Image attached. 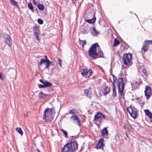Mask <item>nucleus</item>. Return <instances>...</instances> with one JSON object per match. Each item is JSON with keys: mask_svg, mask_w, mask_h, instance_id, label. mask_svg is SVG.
<instances>
[{"mask_svg": "<svg viewBox=\"0 0 152 152\" xmlns=\"http://www.w3.org/2000/svg\"><path fill=\"white\" fill-rule=\"evenodd\" d=\"M58 64H59V65H60V66L61 67H62L61 63H62V60L60 58H59L58 59Z\"/></svg>", "mask_w": 152, "mask_h": 152, "instance_id": "obj_38", "label": "nucleus"}, {"mask_svg": "<svg viewBox=\"0 0 152 152\" xmlns=\"http://www.w3.org/2000/svg\"><path fill=\"white\" fill-rule=\"evenodd\" d=\"M43 84L44 85L45 88L48 87L52 86L51 83L49 82H45Z\"/></svg>", "mask_w": 152, "mask_h": 152, "instance_id": "obj_18", "label": "nucleus"}, {"mask_svg": "<svg viewBox=\"0 0 152 152\" xmlns=\"http://www.w3.org/2000/svg\"><path fill=\"white\" fill-rule=\"evenodd\" d=\"M71 137H74L73 136H71Z\"/></svg>", "mask_w": 152, "mask_h": 152, "instance_id": "obj_55", "label": "nucleus"}, {"mask_svg": "<svg viewBox=\"0 0 152 152\" xmlns=\"http://www.w3.org/2000/svg\"><path fill=\"white\" fill-rule=\"evenodd\" d=\"M90 111V110H88V113H89Z\"/></svg>", "mask_w": 152, "mask_h": 152, "instance_id": "obj_50", "label": "nucleus"}, {"mask_svg": "<svg viewBox=\"0 0 152 152\" xmlns=\"http://www.w3.org/2000/svg\"><path fill=\"white\" fill-rule=\"evenodd\" d=\"M78 148L76 142L71 141L66 143L63 148L61 152H74Z\"/></svg>", "mask_w": 152, "mask_h": 152, "instance_id": "obj_2", "label": "nucleus"}, {"mask_svg": "<svg viewBox=\"0 0 152 152\" xmlns=\"http://www.w3.org/2000/svg\"><path fill=\"white\" fill-rule=\"evenodd\" d=\"M5 43L9 46L10 47L12 46V40L11 37L9 35H7L5 38Z\"/></svg>", "mask_w": 152, "mask_h": 152, "instance_id": "obj_12", "label": "nucleus"}, {"mask_svg": "<svg viewBox=\"0 0 152 152\" xmlns=\"http://www.w3.org/2000/svg\"><path fill=\"white\" fill-rule=\"evenodd\" d=\"M145 114L148 115L150 118H152V113L148 109L144 110Z\"/></svg>", "mask_w": 152, "mask_h": 152, "instance_id": "obj_14", "label": "nucleus"}, {"mask_svg": "<svg viewBox=\"0 0 152 152\" xmlns=\"http://www.w3.org/2000/svg\"><path fill=\"white\" fill-rule=\"evenodd\" d=\"M110 88L107 86H105L104 90L103 91V94L104 96L106 95L109 92H110Z\"/></svg>", "mask_w": 152, "mask_h": 152, "instance_id": "obj_13", "label": "nucleus"}, {"mask_svg": "<svg viewBox=\"0 0 152 152\" xmlns=\"http://www.w3.org/2000/svg\"><path fill=\"white\" fill-rule=\"evenodd\" d=\"M38 23L40 24H42L43 23V20L41 19H38L37 20Z\"/></svg>", "mask_w": 152, "mask_h": 152, "instance_id": "obj_36", "label": "nucleus"}, {"mask_svg": "<svg viewBox=\"0 0 152 152\" xmlns=\"http://www.w3.org/2000/svg\"><path fill=\"white\" fill-rule=\"evenodd\" d=\"M132 55L130 53L124 54L123 57L124 63L126 65L131 64Z\"/></svg>", "mask_w": 152, "mask_h": 152, "instance_id": "obj_6", "label": "nucleus"}, {"mask_svg": "<svg viewBox=\"0 0 152 152\" xmlns=\"http://www.w3.org/2000/svg\"><path fill=\"white\" fill-rule=\"evenodd\" d=\"M113 82H112L113 85H115V81L117 79V77L114 76L113 75Z\"/></svg>", "mask_w": 152, "mask_h": 152, "instance_id": "obj_30", "label": "nucleus"}, {"mask_svg": "<svg viewBox=\"0 0 152 152\" xmlns=\"http://www.w3.org/2000/svg\"><path fill=\"white\" fill-rule=\"evenodd\" d=\"M0 79L1 80H4V78L3 77L2 74L0 72Z\"/></svg>", "mask_w": 152, "mask_h": 152, "instance_id": "obj_42", "label": "nucleus"}, {"mask_svg": "<svg viewBox=\"0 0 152 152\" xmlns=\"http://www.w3.org/2000/svg\"><path fill=\"white\" fill-rule=\"evenodd\" d=\"M81 73L82 75L87 78H89L92 74V71L91 69L88 70L87 69H83L81 71Z\"/></svg>", "mask_w": 152, "mask_h": 152, "instance_id": "obj_7", "label": "nucleus"}, {"mask_svg": "<svg viewBox=\"0 0 152 152\" xmlns=\"http://www.w3.org/2000/svg\"><path fill=\"white\" fill-rule=\"evenodd\" d=\"M151 89L150 87L148 86L146 87L145 91V95L146 96V99H148L151 96Z\"/></svg>", "mask_w": 152, "mask_h": 152, "instance_id": "obj_10", "label": "nucleus"}, {"mask_svg": "<svg viewBox=\"0 0 152 152\" xmlns=\"http://www.w3.org/2000/svg\"><path fill=\"white\" fill-rule=\"evenodd\" d=\"M117 84L118 87L119 94L121 97L124 98V95L123 94V91L124 90L125 84L124 80L122 78H119L118 80Z\"/></svg>", "mask_w": 152, "mask_h": 152, "instance_id": "obj_3", "label": "nucleus"}, {"mask_svg": "<svg viewBox=\"0 0 152 152\" xmlns=\"http://www.w3.org/2000/svg\"><path fill=\"white\" fill-rule=\"evenodd\" d=\"M86 40H82L81 42H80V44L82 45L83 48L84 47V45L86 44Z\"/></svg>", "mask_w": 152, "mask_h": 152, "instance_id": "obj_35", "label": "nucleus"}, {"mask_svg": "<svg viewBox=\"0 0 152 152\" xmlns=\"http://www.w3.org/2000/svg\"><path fill=\"white\" fill-rule=\"evenodd\" d=\"M96 20V18L95 16H94L93 18L91 19H88L86 20V22L89 23H94Z\"/></svg>", "mask_w": 152, "mask_h": 152, "instance_id": "obj_17", "label": "nucleus"}, {"mask_svg": "<svg viewBox=\"0 0 152 152\" xmlns=\"http://www.w3.org/2000/svg\"><path fill=\"white\" fill-rule=\"evenodd\" d=\"M93 30L94 32L96 35L99 34V32L96 30V28L95 27H93Z\"/></svg>", "mask_w": 152, "mask_h": 152, "instance_id": "obj_34", "label": "nucleus"}, {"mask_svg": "<svg viewBox=\"0 0 152 152\" xmlns=\"http://www.w3.org/2000/svg\"><path fill=\"white\" fill-rule=\"evenodd\" d=\"M61 131L62 133L64 134L66 138L68 137V136L67 134V132L66 131H65L64 130L62 129H61Z\"/></svg>", "mask_w": 152, "mask_h": 152, "instance_id": "obj_28", "label": "nucleus"}, {"mask_svg": "<svg viewBox=\"0 0 152 152\" xmlns=\"http://www.w3.org/2000/svg\"><path fill=\"white\" fill-rule=\"evenodd\" d=\"M149 47V45H144L143 46L142 49L145 52H146L147 51V50L148 48Z\"/></svg>", "mask_w": 152, "mask_h": 152, "instance_id": "obj_26", "label": "nucleus"}, {"mask_svg": "<svg viewBox=\"0 0 152 152\" xmlns=\"http://www.w3.org/2000/svg\"><path fill=\"white\" fill-rule=\"evenodd\" d=\"M73 1V2L74 3H76V0H72Z\"/></svg>", "mask_w": 152, "mask_h": 152, "instance_id": "obj_46", "label": "nucleus"}, {"mask_svg": "<svg viewBox=\"0 0 152 152\" xmlns=\"http://www.w3.org/2000/svg\"><path fill=\"white\" fill-rule=\"evenodd\" d=\"M39 88H45L44 84L42 85V84H40L39 85Z\"/></svg>", "mask_w": 152, "mask_h": 152, "instance_id": "obj_40", "label": "nucleus"}, {"mask_svg": "<svg viewBox=\"0 0 152 152\" xmlns=\"http://www.w3.org/2000/svg\"><path fill=\"white\" fill-rule=\"evenodd\" d=\"M136 83H137V84H139V83H137V82H136Z\"/></svg>", "mask_w": 152, "mask_h": 152, "instance_id": "obj_51", "label": "nucleus"}, {"mask_svg": "<svg viewBox=\"0 0 152 152\" xmlns=\"http://www.w3.org/2000/svg\"><path fill=\"white\" fill-rule=\"evenodd\" d=\"M11 106L12 107H12H13V106H12V105H11Z\"/></svg>", "mask_w": 152, "mask_h": 152, "instance_id": "obj_54", "label": "nucleus"}, {"mask_svg": "<svg viewBox=\"0 0 152 152\" xmlns=\"http://www.w3.org/2000/svg\"><path fill=\"white\" fill-rule=\"evenodd\" d=\"M70 118L71 120H72L74 122L77 124L78 126L81 125L80 119L77 115H73L70 117Z\"/></svg>", "mask_w": 152, "mask_h": 152, "instance_id": "obj_11", "label": "nucleus"}, {"mask_svg": "<svg viewBox=\"0 0 152 152\" xmlns=\"http://www.w3.org/2000/svg\"><path fill=\"white\" fill-rule=\"evenodd\" d=\"M36 10H37V11H38V10H37V9H36Z\"/></svg>", "mask_w": 152, "mask_h": 152, "instance_id": "obj_52", "label": "nucleus"}, {"mask_svg": "<svg viewBox=\"0 0 152 152\" xmlns=\"http://www.w3.org/2000/svg\"><path fill=\"white\" fill-rule=\"evenodd\" d=\"M48 109H46L44 111L43 118L45 120H48L52 118V114L48 111Z\"/></svg>", "mask_w": 152, "mask_h": 152, "instance_id": "obj_8", "label": "nucleus"}, {"mask_svg": "<svg viewBox=\"0 0 152 152\" xmlns=\"http://www.w3.org/2000/svg\"><path fill=\"white\" fill-rule=\"evenodd\" d=\"M46 63V66L44 68L45 69H48L50 64H51V62L48 59V58H47V61Z\"/></svg>", "mask_w": 152, "mask_h": 152, "instance_id": "obj_21", "label": "nucleus"}, {"mask_svg": "<svg viewBox=\"0 0 152 152\" xmlns=\"http://www.w3.org/2000/svg\"><path fill=\"white\" fill-rule=\"evenodd\" d=\"M145 44L148 45V44H151L152 43V41L151 40H145L144 42Z\"/></svg>", "mask_w": 152, "mask_h": 152, "instance_id": "obj_32", "label": "nucleus"}, {"mask_svg": "<svg viewBox=\"0 0 152 152\" xmlns=\"http://www.w3.org/2000/svg\"><path fill=\"white\" fill-rule=\"evenodd\" d=\"M127 110L131 116L134 118L137 117V110L134 107H132L131 105L129 107H128Z\"/></svg>", "mask_w": 152, "mask_h": 152, "instance_id": "obj_4", "label": "nucleus"}, {"mask_svg": "<svg viewBox=\"0 0 152 152\" xmlns=\"http://www.w3.org/2000/svg\"><path fill=\"white\" fill-rule=\"evenodd\" d=\"M47 109H48V111L49 112L52 114V113L55 112L54 109L53 108H48Z\"/></svg>", "mask_w": 152, "mask_h": 152, "instance_id": "obj_29", "label": "nucleus"}, {"mask_svg": "<svg viewBox=\"0 0 152 152\" xmlns=\"http://www.w3.org/2000/svg\"><path fill=\"white\" fill-rule=\"evenodd\" d=\"M10 2L11 4L14 6L18 7L17 4V2L14 0H10Z\"/></svg>", "mask_w": 152, "mask_h": 152, "instance_id": "obj_22", "label": "nucleus"}, {"mask_svg": "<svg viewBox=\"0 0 152 152\" xmlns=\"http://www.w3.org/2000/svg\"><path fill=\"white\" fill-rule=\"evenodd\" d=\"M124 127L126 129H129V127L126 126V125H125L124 126Z\"/></svg>", "mask_w": 152, "mask_h": 152, "instance_id": "obj_45", "label": "nucleus"}, {"mask_svg": "<svg viewBox=\"0 0 152 152\" xmlns=\"http://www.w3.org/2000/svg\"><path fill=\"white\" fill-rule=\"evenodd\" d=\"M39 81L40 82L42 83L43 84L45 82L43 81V80L42 79H40Z\"/></svg>", "mask_w": 152, "mask_h": 152, "instance_id": "obj_43", "label": "nucleus"}, {"mask_svg": "<svg viewBox=\"0 0 152 152\" xmlns=\"http://www.w3.org/2000/svg\"><path fill=\"white\" fill-rule=\"evenodd\" d=\"M41 62L39 63V64L41 65L43 63H44L45 62H47V60L43 59V58H41L40 60Z\"/></svg>", "mask_w": 152, "mask_h": 152, "instance_id": "obj_33", "label": "nucleus"}, {"mask_svg": "<svg viewBox=\"0 0 152 152\" xmlns=\"http://www.w3.org/2000/svg\"><path fill=\"white\" fill-rule=\"evenodd\" d=\"M28 6L29 9L31 10L33 12H34L33 5L31 3H28Z\"/></svg>", "mask_w": 152, "mask_h": 152, "instance_id": "obj_24", "label": "nucleus"}, {"mask_svg": "<svg viewBox=\"0 0 152 152\" xmlns=\"http://www.w3.org/2000/svg\"><path fill=\"white\" fill-rule=\"evenodd\" d=\"M88 89H86L84 91V95L86 96H87L88 94Z\"/></svg>", "mask_w": 152, "mask_h": 152, "instance_id": "obj_37", "label": "nucleus"}, {"mask_svg": "<svg viewBox=\"0 0 152 152\" xmlns=\"http://www.w3.org/2000/svg\"><path fill=\"white\" fill-rule=\"evenodd\" d=\"M45 97V95L43 94L42 92H40L39 94V98H44Z\"/></svg>", "mask_w": 152, "mask_h": 152, "instance_id": "obj_31", "label": "nucleus"}, {"mask_svg": "<svg viewBox=\"0 0 152 152\" xmlns=\"http://www.w3.org/2000/svg\"><path fill=\"white\" fill-rule=\"evenodd\" d=\"M33 33L34 36L38 41H40V39L39 38V35L40 34V31L39 28L36 26H34L33 27Z\"/></svg>", "mask_w": 152, "mask_h": 152, "instance_id": "obj_9", "label": "nucleus"}, {"mask_svg": "<svg viewBox=\"0 0 152 152\" xmlns=\"http://www.w3.org/2000/svg\"><path fill=\"white\" fill-rule=\"evenodd\" d=\"M138 99V102L139 103V104H144V102H143V101H142V102H139V99Z\"/></svg>", "mask_w": 152, "mask_h": 152, "instance_id": "obj_44", "label": "nucleus"}, {"mask_svg": "<svg viewBox=\"0 0 152 152\" xmlns=\"http://www.w3.org/2000/svg\"><path fill=\"white\" fill-rule=\"evenodd\" d=\"M120 44V42L116 38H115L114 40V42L113 45V47H116Z\"/></svg>", "mask_w": 152, "mask_h": 152, "instance_id": "obj_19", "label": "nucleus"}, {"mask_svg": "<svg viewBox=\"0 0 152 152\" xmlns=\"http://www.w3.org/2000/svg\"><path fill=\"white\" fill-rule=\"evenodd\" d=\"M33 2L34 4L35 5H37L38 4V2L37 1H36L35 0H33Z\"/></svg>", "mask_w": 152, "mask_h": 152, "instance_id": "obj_41", "label": "nucleus"}, {"mask_svg": "<svg viewBox=\"0 0 152 152\" xmlns=\"http://www.w3.org/2000/svg\"><path fill=\"white\" fill-rule=\"evenodd\" d=\"M13 106H15V105H12Z\"/></svg>", "mask_w": 152, "mask_h": 152, "instance_id": "obj_53", "label": "nucleus"}, {"mask_svg": "<svg viewBox=\"0 0 152 152\" xmlns=\"http://www.w3.org/2000/svg\"><path fill=\"white\" fill-rule=\"evenodd\" d=\"M77 110L75 109H74L72 110H70L69 111V113L71 114H74L75 113H77Z\"/></svg>", "mask_w": 152, "mask_h": 152, "instance_id": "obj_27", "label": "nucleus"}, {"mask_svg": "<svg viewBox=\"0 0 152 152\" xmlns=\"http://www.w3.org/2000/svg\"><path fill=\"white\" fill-rule=\"evenodd\" d=\"M105 119V116L100 112L96 113L94 115V121L98 122L101 124L103 121V120Z\"/></svg>", "mask_w": 152, "mask_h": 152, "instance_id": "obj_5", "label": "nucleus"}, {"mask_svg": "<svg viewBox=\"0 0 152 152\" xmlns=\"http://www.w3.org/2000/svg\"><path fill=\"white\" fill-rule=\"evenodd\" d=\"M37 152H41L40 150L38 149H37Z\"/></svg>", "mask_w": 152, "mask_h": 152, "instance_id": "obj_47", "label": "nucleus"}, {"mask_svg": "<svg viewBox=\"0 0 152 152\" xmlns=\"http://www.w3.org/2000/svg\"><path fill=\"white\" fill-rule=\"evenodd\" d=\"M104 146L103 143L102 142L99 141L96 144L97 148H101Z\"/></svg>", "mask_w": 152, "mask_h": 152, "instance_id": "obj_16", "label": "nucleus"}, {"mask_svg": "<svg viewBox=\"0 0 152 152\" xmlns=\"http://www.w3.org/2000/svg\"><path fill=\"white\" fill-rule=\"evenodd\" d=\"M79 41L80 42H81V40H80V39H79Z\"/></svg>", "mask_w": 152, "mask_h": 152, "instance_id": "obj_49", "label": "nucleus"}, {"mask_svg": "<svg viewBox=\"0 0 152 152\" xmlns=\"http://www.w3.org/2000/svg\"><path fill=\"white\" fill-rule=\"evenodd\" d=\"M15 130L16 132L20 134L21 135L23 134V132L21 128L17 127L15 129Z\"/></svg>", "mask_w": 152, "mask_h": 152, "instance_id": "obj_20", "label": "nucleus"}, {"mask_svg": "<svg viewBox=\"0 0 152 152\" xmlns=\"http://www.w3.org/2000/svg\"><path fill=\"white\" fill-rule=\"evenodd\" d=\"M144 74L145 75L147 76V70L145 69H143L142 70Z\"/></svg>", "mask_w": 152, "mask_h": 152, "instance_id": "obj_39", "label": "nucleus"}, {"mask_svg": "<svg viewBox=\"0 0 152 152\" xmlns=\"http://www.w3.org/2000/svg\"><path fill=\"white\" fill-rule=\"evenodd\" d=\"M101 135L103 136L104 135H107L108 134V132L107 128L106 127L103 128L101 131Z\"/></svg>", "mask_w": 152, "mask_h": 152, "instance_id": "obj_15", "label": "nucleus"}, {"mask_svg": "<svg viewBox=\"0 0 152 152\" xmlns=\"http://www.w3.org/2000/svg\"><path fill=\"white\" fill-rule=\"evenodd\" d=\"M38 9L40 10H43L45 7L42 4H39L37 5Z\"/></svg>", "mask_w": 152, "mask_h": 152, "instance_id": "obj_25", "label": "nucleus"}, {"mask_svg": "<svg viewBox=\"0 0 152 152\" xmlns=\"http://www.w3.org/2000/svg\"><path fill=\"white\" fill-rule=\"evenodd\" d=\"M113 95L115 96H116V87L115 85H113Z\"/></svg>", "mask_w": 152, "mask_h": 152, "instance_id": "obj_23", "label": "nucleus"}, {"mask_svg": "<svg viewBox=\"0 0 152 152\" xmlns=\"http://www.w3.org/2000/svg\"><path fill=\"white\" fill-rule=\"evenodd\" d=\"M45 57L46 59V60H47V58H48L47 57V56H45Z\"/></svg>", "mask_w": 152, "mask_h": 152, "instance_id": "obj_48", "label": "nucleus"}, {"mask_svg": "<svg viewBox=\"0 0 152 152\" xmlns=\"http://www.w3.org/2000/svg\"><path fill=\"white\" fill-rule=\"evenodd\" d=\"M88 52L90 56L93 59L99 57L104 58L103 52L97 43H95L91 46Z\"/></svg>", "mask_w": 152, "mask_h": 152, "instance_id": "obj_1", "label": "nucleus"}]
</instances>
